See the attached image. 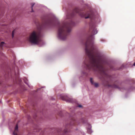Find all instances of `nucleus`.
I'll return each mask as SVG.
<instances>
[{
    "mask_svg": "<svg viewBox=\"0 0 135 135\" xmlns=\"http://www.w3.org/2000/svg\"><path fill=\"white\" fill-rule=\"evenodd\" d=\"M92 38V36H91L85 44L87 56L84 62L85 67L89 69L99 70L102 75L108 79H110L111 77L107 74V69L104 65V61L97 53L96 46Z\"/></svg>",
    "mask_w": 135,
    "mask_h": 135,
    "instance_id": "f257e3e1",
    "label": "nucleus"
},
{
    "mask_svg": "<svg viewBox=\"0 0 135 135\" xmlns=\"http://www.w3.org/2000/svg\"><path fill=\"white\" fill-rule=\"evenodd\" d=\"M77 13L86 19L88 18L91 19L93 16L91 12H88L85 13L83 12H80L79 9L78 8L75 9L72 13H68L66 16L67 19L70 20L68 22H66L60 26L58 29V37L61 40H64L66 39L67 36L71 31L72 27L75 25L74 22L71 18L76 13Z\"/></svg>",
    "mask_w": 135,
    "mask_h": 135,
    "instance_id": "f03ea898",
    "label": "nucleus"
},
{
    "mask_svg": "<svg viewBox=\"0 0 135 135\" xmlns=\"http://www.w3.org/2000/svg\"><path fill=\"white\" fill-rule=\"evenodd\" d=\"M41 35L40 30H33L30 33L28 40L32 44H38L41 40L40 38Z\"/></svg>",
    "mask_w": 135,
    "mask_h": 135,
    "instance_id": "7ed1b4c3",
    "label": "nucleus"
},
{
    "mask_svg": "<svg viewBox=\"0 0 135 135\" xmlns=\"http://www.w3.org/2000/svg\"><path fill=\"white\" fill-rule=\"evenodd\" d=\"M79 124V123L78 121L74 119H72L70 122V124H67L66 126V128L64 130L63 132L64 133H66V132L69 131L68 129L69 127H71L72 125L76 126Z\"/></svg>",
    "mask_w": 135,
    "mask_h": 135,
    "instance_id": "20e7f679",
    "label": "nucleus"
},
{
    "mask_svg": "<svg viewBox=\"0 0 135 135\" xmlns=\"http://www.w3.org/2000/svg\"><path fill=\"white\" fill-rule=\"evenodd\" d=\"M90 32H91L93 35H95L97 33V31L95 29V26L94 25H90Z\"/></svg>",
    "mask_w": 135,
    "mask_h": 135,
    "instance_id": "39448f33",
    "label": "nucleus"
},
{
    "mask_svg": "<svg viewBox=\"0 0 135 135\" xmlns=\"http://www.w3.org/2000/svg\"><path fill=\"white\" fill-rule=\"evenodd\" d=\"M15 81L16 82L18 81L20 83L21 81V79L19 77V70L18 69H17V73L15 74Z\"/></svg>",
    "mask_w": 135,
    "mask_h": 135,
    "instance_id": "423d86ee",
    "label": "nucleus"
},
{
    "mask_svg": "<svg viewBox=\"0 0 135 135\" xmlns=\"http://www.w3.org/2000/svg\"><path fill=\"white\" fill-rule=\"evenodd\" d=\"M61 99L63 100L66 101L68 102H72V99L69 98L66 96H61Z\"/></svg>",
    "mask_w": 135,
    "mask_h": 135,
    "instance_id": "0eeeda50",
    "label": "nucleus"
},
{
    "mask_svg": "<svg viewBox=\"0 0 135 135\" xmlns=\"http://www.w3.org/2000/svg\"><path fill=\"white\" fill-rule=\"evenodd\" d=\"M46 25L49 26H53L54 25V23L51 20H49L46 22Z\"/></svg>",
    "mask_w": 135,
    "mask_h": 135,
    "instance_id": "6e6552de",
    "label": "nucleus"
},
{
    "mask_svg": "<svg viewBox=\"0 0 135 135\" xmlns=\"http://www.w3.org/2000/svg\"><path fill=\"white\" fill-rule=\"evenodd\" d=\"M18 124H17L15 128V130L13 132V134L14 135H17V132L18 131Z\"/></svg>",
    "mask_w": 135,
    "mask_h": 135,
    "instance_id": "1a4fd4ad",
    "label": "nucleus"
},
{
    "mask_svg": "<svg viewBox=\"0 0 135 135\" xmlns=\"http://www.w3.org/2000/svg\"><path fill=\"white\" fill-rule=\"evenodd\" d=\"M90 81L92 84H98V83H94V81L92 78H90Z\"/></svg>",
    "mask_w": 135,
    "mask_h": 135,
    "instance_id": "9d476101",
    "label": "nucleus"
},
{
    "mask_svg": "<svg viewBox=\"0 0 135 135\" xmlns=\"http://www.w3.org/2000/svg\"><path fill=\"white\" fill-rule=\"evenodd\" d=\"M35 3H32L31 4V8L32 9V11H31V12H33V6H34V5H35Z\"/></svg>",
    "mask_w": 135,
    "mask_h": 135,
    "instance_id": "9b49d317",
    "label": "nucleus"
},
{
    "mask_svg": "<svg viewBox=\"0 0 135 135\" xmlns=\"http://www.w3.org/2000/svg\"><path fill=\"white\" fill-rule=\"evenodd\" d=\"M24 82L26 84H29V82L28 80L26 79H25L24 80Z\"/></svg>",
    "mask_w": 135,
    "mask_h": 135,
    "instance_id": "f8f14e48",
    "label": "nucleus"
},
{
    "mask_svg": "<svg viewBox=\"0 0 135 135\" xmlns=\"http://www.w3.org/2000/svg\"><path fill=\"white\" fill-rule=\"evenodd\" d=\"M107 85L108 87H109L112 85H113L114 86V87L115 88H118V85Z\"/></svg>",
    "mask_w": 135,
    "mask_h": 135,
    "instance_id": "ddd939ff",
    "label": "nucleus"
},
{
    "mask_svg": "<svg viewBox=\"0 0 135 135\" xmlns=\"http://www.w3.org/2000/svg\"><path fill=\"white\" fill-rule=\"evenodd\" d=\"M5 44V43L3 42H1L0 44V46L1 48L3 46V45Z\"/></svg>",
    "mask_w": 135,
    "mask_h": 135,
    "instance_id": "4468645a",
    "label": "nucleus"
},
{
    "mask_svg": "<svg viewBox=\"0 0 135 135\" xmlns=\"http://www.w3.org/2000/svg\"><path fill=\"white\" fill-rule=\"evenodd\" d=\"M14 32L15 30H14L12 31V36L13 38V37L14 36Z\"/></svg>",
    "mask_w": 135,
    "mask_h": 135,
    "instance_id": "2eb2a0df",
    "label": "nucleus"
},
{
    "mask_svg": "<svg viewBox=\"0 0 135 135\" xmlns=\"http://www.w3.org/2000/svg\"><path fill=\"white\" fill-rule=\"evenodd\" d=\"M88 131L89 133H90L91 132V129H88Z\"/></svg>",
    "mask_w": 135,
    "mask_h": 135,
    "instance_id": "dca6fc26",
    "label": "nucleus"
},
{
    "mask_svg": "<svg viewBox=\"0 0 135 135\" xmlns=\"http://www.w3.org/2000/svg\"><path fill=\"white\" fill-rule=\"evenodd\" d=\"M94 87L95 88H97L99 86V85H94Z\"/></svg>",
    "mask_w": 135,
    "mask_h": 135,
    "instance_id": "f3484780",
    "label": "nucleus"
},
{
    "mask_svg": "<svg viewBox=\"0 0 135 135\" xmlns=\"http://www.w3.org/2000/svg\"><path fill=\"white\" fill-rule=\"evenodd\" d=\"M78 107H82V106L81 105H78Z\"/></svg>",
    "mask_w": 135,
    "mask_h": 135,
    "instance_id": "a211bd4d",
    "label": "nucleus"
},
{
    "mask_svg": "<svg viewBox=\"0 0 135 135\" xmlns=\"http://www.w3.org/2000/svg\"><path fill=\"white\" fill-rule=\"evenodd\" d=\"M81 122H83V123H84V121H83V120H81Z\"/></svg>",
    "mask_w": 135,
    "mask_h": 135,
    "instance_id": "6ab92c4d",
    "label": "nucleus"
},
{
    "mask_svg": "<svg viewBox=\"0 0 135 135\" xmlns=\"http://www.w3.org/2000/svg\"><path fill=\"white\" fill-rule=\"evenodd\" d=\"M133 65H134V66H135V62L134 64Z\"/></svg>",
    "mask_w": 135,
    "mask_h": 135,
    "instance_id": "aec40b11",
    "label": "nucleus"
},
{
    "mask_svg": "<svg viewBox=\"0 0 135 135\" xmlns=\"http://www.w3.org/2000/svg\"><path fill=\"white\" fill-rule=\"evenodd\" d=\"M2 84V83L1 82V81H0V84Z\"/></svg>",
    "mask_w": 135,
    "mask_h": 135,
    "instance_id": "412c9836",
    "label": "nucleus"
}]
</instances>
